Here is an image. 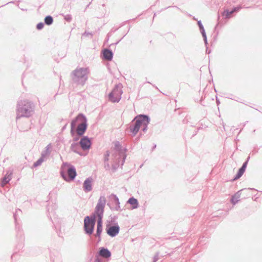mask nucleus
Returning <instances> with one entry per match:
<instances>
[{
	"label": "nucleus",
	"mask_w": 262,
	"mask_h": 262,
	"mask_svg": "<svg viewBox=\"0 0 262 262\" xmlns=\"http://www.w3.org/2000/svg\"><path fill=\"white\" fill-rule=\"evenodd\" d=\"M150 121L149 116L145 114L137 115L132 121L129 126V131L132 137H135L139 132L141 127L142 131L146 132L148 129V125Z\"/></svg>",
	"instance_id": "obj_1"
},
{
	"label": "nucleus",
	"mask_w": 262,
	"mask_h": 262,
	"mask_svg": "<svg viewBox=\"0 0 262 262\" xmlns=\"http://www.w3.org/2000/svg\"><path fill=\"white\" fill-rule=\"evenodd\" d=\"M88 119L83 113H79L71 122V129L77 130L78 133L84 135L88 128Z\"/></svg>",
	"instance_id": "obj_2"
},
{
	"label": "nucleus",
	"mask_w": 262,
	"mask_h": 262,
	"mask_svg": "<svg viewBox=\"0 0 262 262\" xmlns=\"http://www.w3.org/2000/svg\"><path fill=\"white\" fill-rule=\"evenodd\" d=\"M17 107L20 117L29 118L34 112L35 105L32 101L23 100L18 102Z\"/></svg>",
	"instance_id": "obj_3"
},
{
	"label": "nucleus",
	"mask_w": 262,
	"mask_h": 262,
	"mask_svg": "<svg viewBox=\"0 0 262 262\" xmlns=\"http://www.w3.org/2000/svg\"><path fill=\"white\" fill-rule=\"evenodd\" d=\"M89 74L88 68H77L72 72V80L77 85H83L88 79Z\"/></svg>",
	"instance_id": "obj_4"
},
{
	"label": "nucleus",
	"mask_w": 262,
	"mask_h": 262,
	"mask_svg": "<svg viewBox=\"0 0 262 262\" xmlns=\"http://www.w3.org/2000/svg\"><path fill=\"white\" fill-rule=\"evenodd\" d=\"M60 174L66 182H71L73 181L77 176L76 168L70 163L63 162L61 166Z\"/></svg>",
	"instance_id": "obj_5"
},
{
	"label": "nucleus",
	"mask_w": 262,
	"mask_h": 262,
	"mask_svg": "<svg viewBox=\"0 0 262 262\" xmlns=\"http://www.w3.org/2000/svg\"><path fill=\"white\" fill-rule=\"evenodd\" d=\"M97 216L92 214L91 215H87L84 219L83 230L84 233L88 235L93 234L96 222Z\"/></svg>",
	"instance_id": "obj_6"
},
{
	"label": "nucleus",
	"mask_w": 262,
	"mask_h": 262,
	"mask_svg": "<svg viewBox=\"0 0 262 262\" xmlns=\"http://www.w3.org/2000/svg\"><path fill=\"white\" fill-rule=\"evenodd\" d=\"M122 85L121 83L116 84L112 91L108 95V100L112 103H117L121 99V95L123 93L122 90Z\"/></svg>",
	"instance_id": "obj_7"
},
{
	"label": "nucleus",
	"mask_w": 262,
	"mask_h": 262,
	"mask_svg": "<svg viewBox=\"0 0 262 262\" xmlns=\"http://www.w3.org/2000/svg\"><path fill=\"white\" fill-rule=\"evenodd\" d=\"M114 149L116 156L118 157V159H121L122 163H121V165L122 166L127 157L126 152L127 149L126 147H123L119 141L115 142Z\"/></svg>",
	"instance_id": "obj_8"
},
{
	"label": "nucleus",
	"mask_w": 262,
	"mask_h": 262,
	"mask_svg": "<svg viewBox=\"0 0 262 262\" xmlns=\"http://www.w3.org/2000/svg\"><path fill=\"white\" fill-rule=\"evenodd\" d=\"M106 198L101 196L95 207L94 212L92 213L97 217H103L104 209L106 204Z\"/></svg>",
	"instance_id": "obj_9"
},
{
	"label": "nucleus",
	"mask_w": 262,
	"mask_h": 262,
	"mask_svg": "<svg viewBox=\"0 0 262 262\" xmlns=\"http://www.w3.org/2000/svg\"><path fill=\"white\" fill-rule=\"evenodd\" d=\"M120 228L118 224L111 225L106 224L105 231L107 235L112 237L116 236L119 233Z\"/></svg>",
	"instance_id": "obj_10"
},
{
	"label": "nucleus",
	"mask_w": 262,
	"mask_h": 262,
	"mask_svg": "<svg viewBox=\"0 0 262 262\" xmlns=\"http://www.w3.org/2000/svg\"><path fill=\"white\" fill-rule=\"evenodd\" d=\"M79 144L83 150H89L92 145V142L88 136H84L81 138Z\"/></svg>",
	"instance_id": "obj_11"
},
{
	"label": "nucleus",
	"mask_w": 262,
	"mask_h": 262,
	"mask_svg": "<svg viewBox=\"0 0 262 262\" xmlns=\"http://www.w3.org/2000/svg\"><path fill=\"white\" fill-rule=\"evenodd\" d=\"M96 232L95 236L98 238V242L101 240V235L103 230V217H97Z\"/></svg>",
	"instance_id": "obj_12"
},
{
	"label": "nucleus",
	"mask_w": 262,
	"mask_h": 262,
	"mask_svg": "<svg viewBox=\"0 0 262 262\" xmlns=\"http://www.w3.org/2000/svg\"><path fill=\"white\" fill-rule=\"evenodd\" d=\"M249 190H253L255 191H258L255 188H249L248 189L244 188L242 189L239 191H238L236 193H235L234 195L232 196L231 199V202L233 205H235L237 204L239 201V198L241 197L242 192L245 191H248Z\"/></svg>",
	"instance_id": "obj_13"
},
{
	"label": "nucleus",
	"mask_w": 262,
	"mask_h": 262,
	"mask_svg": "<svg viewBox=\"0 0 262 262\" xmlns=\"http://www.w3.org/2000/svg\"><path fill=\"white\" fill-rule=\"evenodd\" d=\"M96 255L110 259L111 257L112 253L107 248L101 247L99 248Z\"/></svg>",
	"instance_id": "obj_14"
},
{
	"label": "nucleus",
	"mask_w": 262,
	"mask_h": 262,
	"mask_svg": "<svg viewBox=\"0 0 262 262\" xmlns=\"http://www.w3.org/2000/svg\"><path fill=\"white\" fill-rule=\"evenodd\" d=\"M13 174V169H9L6 171V173L4 177L2 179L1 181V185L2 187L5 186L6 184L9 183L12 179V176Z\"/></svg>",
	"instance_id": "obj_15"
},
{
	"label": "nucleus",
	"mask_w": 262,
	"mask_h": 262,
	"mask_svg": "<svg viewBox=\"0 0 262 262\" xmlns=\"http://www.w3.org/2000/svg\"><path fill=\"white\" fill-rule=\"evenodd\" d=\"M93 178L90 177L86 178L83 184V189L85 192H89L93 189Z\"/></svg>",
	"instance_id": "obj_16"
},
{
	"label": "nucleus",
	"mask_w": 262,
	"mask_h": 262,
	"mask_svg": "<svg viewBox=\"0 0 262 262\" xmlns=\"http://www.w3.org/2000/svg\"><path fill=\"white\" fill-rule=\"evenodd\" d=\"M113 55L114 53L110 49L105 48L102 51V58L104 60L111 61L113 59Z\"/></svg>",
	"instance_id": "obj_17"
},
{
	"label": "nucleus",
	"mask_w": 262,
	"mask_h": 262,
	"mask_svg": "<svg viewBox=\"0 0 262 262\" xmlns=\"http://www.w3.org/2000/svg\"><path fill=\"white\" fill-rule=\"evenodd\" d=\"M110 198L111 199H113V201L114 202V203H115V205H116V206L114 208L110 207L111 209V210L114 209L117 211H119V210L121 211L122 210L120 209V203L119 202V200L118 197L117 196V195H116L114 193H112L110 195Z\"/></svg>",
	"instance_id": "obj_18"
},
{
	"label": "nucleus",
	"mask_w": 262,
	"mask_h": 262,
	"mask_svg": "<svg viewBox=\"0 0 262 262\" xmlns=\"http://www.w3.org/2000/svg\"><path fill=\"white\" fill-rule=\"evenodd\" d=\"M19 213H21V210L20 209H16L15 212L13 213V217H14L15 223V229L17 232V234L20 233V235H21V231L20 227L18 225V223H17V215Z\"/></svg>",
	"instance_id": "obj_19"
},
{
	"label": "nucleus",
	"mask_w": 262,
	"mask_h": 262,
	"mask_svg": "<svg viewBox=\"0 0 262 262\" xmlns=\"http://www.w3.org/2000/svg\"><path fill=\"white\" fill-rule=\"evenodd\" d=\"M235 10L236 9L234 7L231 10L226 9L222 13V16H224L225 18L229 19L232 16L233 13L237 12Z\"/></svg>",
	"instance_id": "obj_20"
},
{
	"label": "nucleus",
	"mask_w": 262,
	"mask_h": 262,
	"mask_svg": "<svg viewBox=\"0 0 262 262\" xmlns=\"http://www.w3.org/2000/svg\"><path fill=\"white\" fill-rule=\"evenodd\" d=\"M235 10L236 9L234 7L231 10L226 9L222 13V16H224L225 18L229 19L232 16L233 13L237 12Z\"/></svg>",
	"instance_id": "obj_21"
},
{
	"label": "nucleus",
	"mask_w": 262,
	"mask_h": 262,
	"mask_svg": "<svg viewBox=\"0 0 262 262\" xmlns=\"http://www.w3.org/2000/svg\"><path fill=\"white\" fill-rule=\"evenodd\" d=\"M235 10L236 9L234 7L231 10L226 9L222 13V16H224L225 18L229 19L232 16L233 13L237 12Z\"/></svg>",
	"instance_id": "obj_22"
},
{
	"label": "nucleus",
	"mask_w": 262,
	"mask_h": 262,
	"mask_svg": "<svg viewBox=\"0 0 262 262\" xmlns=\"http://www.w3.org/2000/svg\"><path fill=\"white\" fill-rule=\"evenodd\" d=\"M235 10L236 9L234 7L231 10L226 9L222 13V16H224L225 18L229 19L232 16L233 13L237 12Z\"/></svg>",
	"instance_id": "obj_23"
},
{
	"label": "nucleus",
	"mask_w": 262,
	"mask_h": 262,
	"mask_svg": "<svg viewBox=\"0 0 262 262\" xmlns=\"http://www.w3.org/2000/svg\"><path fill=\"white\" fill-rule=\"evenodd\" d=\"M127 203L130 204L132 206V209H137L139 207V202L137 199L133 196H132L128 199L127 201Z\"/></svg>",
	"instance_id": "obj_24"
},
{
	"label": "nucleus",
	"mask_w": 262,
	"mask_h": 262,
	"mask_svg": "<svg viewBox=\"0 0 262 262\" xmlns=\"http://www.w3.org/2000/svg\"><path fill=\"white\" fill-rule=\"evenodd\" d=\"M70 134L71 136L73 137V141L74 142L78 141L80 137H83L84 135H82V134L78 133V131L77 130H73L70 129Z\"/></svg>",
	"instance_id": "obj_25"
},
{
	"label": "nucleus",
	"mask_w": 262,
	"mask_h": 262,
	"mask_svg": "<svg viewBox=\"0 0 262 262\" xmlns=\"http://www.w3.org/2000/svg\"><path fill=\"white\" fill-rule=\"evenodd\" d=\"M51 262H61V256L59 253H50Z\"/></svg>",
	"instance_id": "obj_26"
},
{
	"label": "nucleus",
	"mask_w": 262,
	"mask_h": 262,
	"mask_svg": "<svg viewBox=\"0 0 262 262\" xmlns=\"http://www.w3.org/2000/svg\"><path fill=\"white\" fill-rule=\"evenodd\" d=\"M245 171V170L244 169H243L242 168H239L236 173V174L234 176L233 181L236 180L238 179H239L244 173Z\"/></svg>",
	"instance_id": "obj_27"
},
{
	"label": "nucleus",
	"mask_w": 262,
	"mask_h": 262,
	"mask_svg": "<svg viewBox=\"0 0 262 262\" xmlns=\"http://www.w3.org/2000/svg\"><path fill=\"white\" fill-rule=\"evenodd\" d=\"M54 21L53 17L51 15H47L44 18V23L46 25L50 26Z\"/></svg>",
	"instance_id": "obj_28"
},
{
	"label": "nucleus",
	"mask_w": 262,
	"mask_h": 262,
	"mask_svg": "<svg viewBox=\"0 0 262 262\" xmlns=\"http://www.w3.org/2000/svg\"><path fill=\"white\" fill-rule=\"evenodd\" d=\"M116 158L117 161L113 164L112 166V170L113 172H115L117 170L120 165V162H122L121 159H118V157H117Z\"/></svg>",
	"instance_id": "obj_29"
},
{
	"label": "nucleus",
	"mask_w": 262,
	"mask_h": 262,
	"mask_svg": "<svg viewBox=\"0 0 262 262\" xmlns=\"http://www.w3.org/2000/svg\"><path fill=\"white\" fill-rule=\"evenodd\" d=\"M79 145H80L79 142L73 143L71 145L70 149L72 151L76 153L77 151L80 149Z\"/></svg>",
	"instance_id": "obj_30"
},
{
	"label": "nucleus",
	"mask_w": 262,
	"mask_h": 262,
	"mask_svg": "<svg viewBox=\"0 0 262 262\" xmlns=\"http://www.w3.org/2000/svg\"><path fill=\"white\" fill-rule=\"evenodd\" d=\"M110 220L107 221V224L114 225V224H118L117 222V220L118 219L117 215H110Z\"/></svg>",
	"instance_id": "obj_31"
},
{
	"label": "nucleus",
	"mask_w": 262,
	"mask_h": 262,
	"mask_svg": "<svg viewBox=\"0 0 262 262\" xmlns=\"http://www.w3.org/2000/svg\"><path fill=\"white\" fill-rule=\"evenodd\" d=\"M50 145L51 144H49L46 147V149L45 150L42 151L41 154V156L42 157H47V156L49 155L50 154V151L49 150V149H50Z\"/></svg>",
	"instance_id": "obj_32"
},
{
	"label": "nucleus",
	"mask_w": 262,
	"mask_h": 262,
	"mask_svg": "<svg viewBox=\"0 0 262 262\" xmlns=\"http://www.w3.org/2000/svg\"><path fill=\"white\" fill-rule=\"evenodd\" d=\"M109 259L95 255L94 262H108Z\"/></svg>",
	"instance_id": "obj_33"
},
{
	"label": "nucleus",
	"mask_w": 262,
	"mask_h": 262,
	"mask_svg": "<svg viewBox=\"0 0 262 262\" xmlns=\"http://www.w3.org/2000/svg\"><path fill=\"white\" fill-rule=\"evenodd\" d=\"M44 157H41L35 162L34 163L33 165V167H37L40 166L42 163L44 161Z\"/></svg>",
	"instance_id": "obj_34"
},
{
	"label": "nucleus",
	"mask_w": 262,
	"mask_h": 262,
	"mask_svg": "<svg viewBox=\"0 0 262 262\" xmlns=\"http://www.w3.org/2000/svg\"><path fill=\"white\" fill-rule=\"evenodd\" d=\"M110 156V151L106 150L104 155V162H108V161Z\"/></svg>",
	"instance_id": "obj_35"
},
{
	"label": "nucleus",
	"mask_w": 262,
	"mask_h": 262,
	"mask_svg": "<svg viewBox=\"0 0 262 262\" xmlns=\"http://www.w3.org/2000/svg\"><path fill=\"white\" fill-rule=\"evenodd\" d=\"M250 156H248L247 158V159L246 160V161L243 163L242 166L241 167V168H243V169H244L245 170H246V169L247 168V165H248V163L249 162V161L250 160Z\"/></svg>",
	"instance_id": "obj_36"
},
{
	"label": "nucleus",
	"mask_w": 262,
	"mask_h": 262,
	"mask_svg": "<svg viewBox=\"0 0 262 262\" xmlns=\"http://www.w3.org/2000/svg\"><path fill=\"white\" fill-rule=\"evenodd\" d=\"M44 26H45L44 23L40 22L37 24L36 27L38 30H41L43 28Z\"/></svg>",
	"instance_id": "obj_37"
},
{
	"label": "nucleus",
	"mask_w": 262,
	"mask_h": 262,
	"mask_svg": "<svg viewBox=\"0 0 262 262\" xmlns=\"http://www.w3.org/2000/svg\"><path fill=\"white\" fill-rule=\"evenodd\" d=\"M64 19L67 22H71L72 19V16L71 14H67L64 15Z\"/></svg>",
	"instance_id": "obj_38"
},
{
	"label": "nucleus",
	"mask_w": 262,
	"mask_h": 262,
	"mask_svg": "<svg viewBox=\"0 0 262 262\" xmlns=\"http://www.w3.org/2000/svg\"><path fill=\"white\" fill-rule=\"evenodd\" d=\"M234 8L236 9V11L237 12H239L242 8H250L249 7H246L245 5L243 6H242L241 5H238L236 7H234Z\"/></svg>",
	"instance_id": "obj_39"
},
{
	"label": "nucleus",
	"mask_w": 262,
	"mask_h": 262,
	"mask_svg": "<svg viewBox=\"0 0 262 262\" xmlns=\"http://www.w3.org/2000/svg\"><path fill=\"white\" fill-rule=\"evenodd\" d=\"M190 119V117L188 116H186L184 119L183 120L182 122L184 124H188L189 123V120Z\"/></svg>",
	"instance_id": "obj_40"
},
{
	"label": "nucleus",
	"mask_w": 262,
	"mask_h": 262,
	"mask_svg": "<svg viewBox=\"0 0 262 262\" xmlns=\"http://www.w3.org/2000/svg\"><path fill=\"white\" fill-rule=\"evenodd\" d=\"M129 30V28H128V31H127V33H125V34L123 35V36L121 39H120L119 40H118L117 41H116V42H115V43H113L111 44L110 46H113L117 45V44H118V43H119V42L122 40V39L124 36H125V35H126L127 34V33L128 32Z\"/></svg>",
	"instance_id": "obj_41"
},
{
	"label": "nucleus",
	"mask_w": 262,
	"mask_h": 262,
	"mask_svg": "<svg viewBox=\"0 0 262 262\" xmlns=\"http://www.w3.org/2000/svg\"><path fill=\"white\" fill-rule=\"evenodd\" d=\"M90 35L91 36V37H92V36L94 35V33L92 32H89L85 31L84 33L82 34V36H88Z\"/></svg>",
	"instance_id": "obj_42"
},
{
	"label": "nucleus",
	"mask_w": 262,
	"mask_h": 262,
	"mask_svg": "<svg viewBox=\"0 0 262 262\" xmlns=\"http://www.w3.org/2000/svg\"><path fill=\"white\" fill-rule=\"evenodd\" d=\"M159 253L157 252L153 257V261L152 262L157 261V260L159 259Z\"/></svg>",
	"instance_id": "obj_43"
},
{
	"label": "nucleus",
	"mask_w": 262,
	"mask_h": 262,
	"mask_svg": "<svg viewBox=\"0 0 262 262\" xmlns=\"http://www.w3.org/2000/svg\"><path fill=\"white\" fill-rule=\"evenodd\" d=\"M104 162V167L105 169V170H110L111 166L110 164L108 162Z\"/></svg>",
	"instance_id": "obj_44"
},
{
	"label": "nucleus",
	"mask_w": 262,
	"mask_h": 262,
	"mask_svg": "<svg viewBox=\"0 0 262 262\" xmlns=\"http://www.w3.org/2000/svg\"><path fill=\"white\" fill-rule=\"evenodd\" d=\"M76 154H78L79 155H80L81 156H85L86 155H87L88 152L84 154L83 152H82L79 150L77 151Z\"/></svg>",
	"instance_id": "obj_45"
},
{
	"label": "nucleus",
	"mask_w": 262,
	"mask_h": 262,
	"mask_svg": "<svg viewBox=\"0 0 262 262\" xmlns=\"http://www.w3.org/2000/svg\"><path fill=\"white\" fill-rule=\"evenodd\" d=\"M197 25H198L199 29L202 28L204 27L201 20L197 21Z\"/></svg>",
	"instance_id": "obj_46"
},
{
	"label": "nucleus",
	"mask_w": 262,
	"mask_h": 262,
	"mask_svg": "<svg viewBox=\"0 0 262 262\" xmlns=\"http://www.w3.org/2000/svg\"><path fill=\"white\" fill-rule=\"evenodd\" d=\"M199 30H200V31L202 35H205L206 34L204 27L202 28L199 29Z\"/></svg>",
	"instance_id": "obj_47"
},
{
	"label": "nucleus",
	"mask_w": 262,
	"mask_h": 262,
	"mask_svg": "<svg viewBox=\"0 0 262 262\" xmlns=\"http://www.w3.org/2000/svg\"><path fill=\"white\" fill-rule=\"evenodd\" d=\"M142 134H140V135L135 139L134 142L135 143L138 142L139 141V140H140V138L142 137Z\"/></svg>",
	"instance_id": "obj_48"
},
{
	"label": "nucleus",
	"mask_w": 262,
	"mask_h": 262,
	"mask_svg": "<svg viewBox=\"0 0 262 262\" xmlns=\"http://www.w3.org/2000/svg\"><path fill=\"white\" fill-rule=\"evenodd\" d=\"M201 128H202V127H198V128H197V130H194V132H193V135H192L191 137H194V136H195V135L197 134V133H198V131H199Z\"/></svg>",
	"instance_id": "obj_49"
},
{
	"label": "nucleus",
	"mask_w": 262,
	"mask_h": 262,
	"mask_svg": "<svg viewBox=\"0 0 262 262\" xmlns=\"http://www.w3.org/2000/svg\"><path fill=\"white\" fill-rule=\"evenodd\" d=\"M211 50H209L208 49V47H206V54H209L210 53H211Z\"/></svg>",
	"instance_id": "obj_50"
},
{
	"label": "nucleus",
	"mask_w": 262,
	"mask_h": 262,
	"mask_svg": "<svg viewBox=\"0 0 262 262\" xmlns=\"http://www.w3.org/2000/svg\"><path fill=\"white\" fill-rule=\"evenodd\" d=\"M110 33H108L107 35L106 38L105 39V42H107L108 41L109 38L110 37Z\"/></svg>",
	"instance_id": "obj_51"
},
{
	"label": "nucleus",
	"mask_w": 262,
	"mask_h": 262,
	"mask_svg": "<svg viewBox=\"0 0 262 262\" xmlns=\"http://www.w3.org/2000/svg\"><path fill=\"white\" fill-rule=\"evenodd\" d=\"M216 103L217 105H219L220 104V100L217 98V96H216Z\"/></svg>",
	"instance_id": "obj_52"
},
{
	"label": "nucleus",
	"mask_w": 262,
	"mask_h": 262,
	"mask_svg": "<svg viewBox=\"0 0 262 262\" xmlns=\"http://www.w3.org/2000/svg\"><path fill=\"white\" fill-rule=\"evenodd\" d=\"M17 251H15V252H14L13 254L11 255V258L13 259V257H14L15 255L17 254Z\"/></svg>",
	"instance_id": "obj_53"
},
{
	"label": "nucleus",
	"mask_w": 262,
	"mask_h": 262,
	"mask_svg": "<svg viewBox=\"0 0 262 262\" xmlns=\"http://www.w3.org/2000/svg\"><path fill=\"white\" fill-rule=\"evenodd\" d=\"M67 125H68V123H67L61 128V130L62 131H63L66 128H67Z\"/></svg>",
	"instance_id": "obj_54"
},
{
	"label": "nucleus",
	"mask_w": 262,
	"mask_h": 262,
	"mask_svg": "<svg viewBox=\"0 0 262 262\" xmlns=\"http://www.w3.org/2000/svg\"><path fill=\"white\" fill-rule=\"evenodd\" d=\"M202 37L203 38V40L207 39L206 34L205 35H202Z\"/></svg>",
	"instance_id": "obj_55"
},
{
	"label": "nucleus",
	"mask_w": 262,
	"mask_h": 262,
	"mask_svg": "<svg viewBox=\"0 0 262 262\" xmlns=\"http://www.w3.org/2000/svg\"><path fill=\"white\" fill-rule=\"evenodd\" d=\"M23 247V244H19V245L17 246V247H16V249H17V248H18L19 249H20V248H22Z\"/></svg>",
	"instance_id": "obj_56"
},
{
	"label": "nucleus",
	"mask_w": 262,
	"mask_h": 262,
	"mask_svg": "<svg viewBox=\"0 0 262 262\" xmlns=\"http://www.w3.org/2000/svg\"><path fill=\"white\" fill-rule=\"evenodd\" d=\"M204 43H205L206 47H208L207 46V45H208L207 39L204 40Z\"/></svg>",
	"instance_id": "obj_57"
},
{
	"label": "nucleus",
	"mask_w": 262,
	"mask_h": 262,
	"mask_svg": "<svg viewBox=\"0 0 262 262\" xmlns=\"http://www.w3.org/2000/svg\"><path fill=\"white\" fill-rule=\"evenodd\" d=\"M47 208V211L49 212V214H50V206H48Z\"/></svg>",
	"instance_id": "obj_58"
},
{
	"label": "nucleus",
	"mask_w": 262,
	"mask_h": 262,
	"mask_svg": "<svg viewBox=\"0 0 262 262\" xmlns=\"http://www.w3.org/2000/svg\"><path fill=\"white\" fill-rule=\"evenodd\" d=\"M202 100H203V99H202V98L200 100V103L201 105H203V106H205V104H204L202 103Z\"/></svg>",
	"instance_id": "obj_59"
},
{
	"label": "nucleus",
	"mask_w": 262,
	"mask_h": 262,
	"mask_svg": "<svg viewBox=\"0 0 262 262\" xmlns=\"http://www.w3.org/2000/svg\"><path fill=\"white\" fill-rule=\"evenodd\" d=\"M156 147H157L156 144H155V145L152 146V149H151V150H152V151H153V150H154L156 148Z\"/></svg>",
	"instance_id": "obj_60"
},
{
	"label": "nucleus",
	"mask_w": 262,
	"mask_h": 262,
	"mask_svg": "<svg viewBox=\"0 0 262 262\" xmlns=\"http://www.w3.org/2000/svg\"><path fill=\"white\" fill-rule=\"evenodd\" d=\"M118 28L115 29H112L111 30V32H114L116 31L117 30H118Z\"/></svg>",
	"instance_id": "obj_61"
},
{
	"label": "nucleus",
	"mask_w": 262,
	"mask_h": 262,
	"mask_svg": "<svg viewBox=\"0 0 262 262\" xmlns=\"http://www.w3.org/2000/svg\"><path fill=\"white\" fill-rule=\"evenodd\" d=\"M222 125L223 126L224 129L225 130V124L223 122H222Z\"/></svg>",
	"instance_id": "obj_62"
},
{
	"label": "nucleus",
	"mask_w": 262,
	"mask_h": 262,
	"mask_svg": "<svg viewBox=\"0 0 262 262\" xmlns=\"http://www.w3.org/2000/svg\"><path fill=\"white\" fill-rule=\"evenodd\" d=\"M252 152L253 154H256L258 152V150H253Z\"/></svg>",
	"instance_id": "obj_63"
},
{
	"label": "nucleus",
	"mask_w": 262,
	"mask_h": 262,
	"mask_svg": "<svg viewBox=\"0 0 262 262\" xmlns=\"http://www.w3.org/2000/svg\"><path fill=\"white\" fill-rule=\"evenodd\" d=\"M10 3L13 4V3H14V2L13 1H11V2L8 3L7 4H10Z\"/></svg>",
	"instance_id": "obj_64"
}]
</instances>
